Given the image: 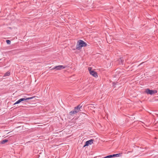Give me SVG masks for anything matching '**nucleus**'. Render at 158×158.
<instances>
[{
    "mask_svg": "<svg viewBox=\"0 0 158 158\" xmlns=\"http://www.w3.org/2000/svg\"><path fill=\"white\" fill-rule=\"evenodd\" d=\"M35 97H32L28 98H21L19 99L18 101L16 102L14 104V105H15L16 104H19L20 102H21L22 101H26L25 102H27L26 101L27 100H29L30 99H31L33 98H34Z\"/></svg>",
    "mask_w": 158,
    "mask_h": 158,
    "instance_id": "f03ea898",
    "label": "nucleus"
},
{
    "mask_svg": "<svg viewBox=\"0 0 158 158\" xmlns=\"http://www.w3.org/2000/svg\"><path fill=\"white\" fill-rule=\"evenodd\" d=\"M113 157V155L107 156L104 157V158H111Z\"/></svg>",
    "mask_w": 158,
    "mask_h": 158,
    "instance_id": "ddd939ff",
    "label": "nucleus"
},
{
    "mask_svg": "<svg viewBox=\"0 0 158 158\" xmlns=\"http://www.w3.org/2000/svg\"><path fill=\"white\" fill-rule=\"evenodd\" d=\"M102 158H104V157Z\"/></svg>",
    "mask_w": 158,
    "mask_h": 158,
    "instance_id": "f3484780",
    "label": "nucleus"
},
{
    "mask_svg": "<svg viewBox=\"0 0 158 158\" xmlns=\"http://www.w3.org/2000/svg\"><path fill=\"white\" fill-rule=\"evenodd\" d=\"M145 92L147 94L153 95L157 93V91L156 90H152L149 89H145Z\"/></svg>",
    "mask_w": 158,
    "mask_h": 158,
    "instance_id": "7ed1b4c3",
    "label": "nucleus"
},
{
    "mask_svg": "<svg viewBox=\"0 0 158 158\" xmlns=\"http://www.w3.org/2000/svg\"><path fill=\"white\" fill-rule=\"evenodd\" d=\"M8 139H5L4 140H3L1 141H0V143H1L2 144H4L8 142Z\"/></svg>",
    "mask_w": 158,
    "mask_h": 158,
    "instance_id": "9d476101",
    "label": "nucleus"
},
{
    "mask_svg": "<svg viewBox=\"0 0 158 158\" xmlns=\"http://www.w3.org/2000/svg\"><path fill=\"white\" fill-rule=\"evenodd\" d=\"M77 113V111H76L75 110L69 112V115L71 116H73V114H75Z\"/></svg>",
    "mask_w": 158,
    "mask_h": 158,
    "instance_id": "1a4fd4ad",
    "label": "nucleus"
},
{
    "mask_svg": "<svg viewBox=\"0 0 158 158\" xmlns=\"http://www.w3.org/2000/svg\"><path fill=\"white\" fill-rule=\"evenodd\" d=\"M122 154V153H119L116 154H113V157H118L121 156Z\"/></svg>",
    "mask_w": 158,
    "mask_h": 158,
    "instance_id": "9b49d317",
    "label": "nucleus"
},
{
    "mask_svg": "<svg viewBox=\"0 0 158 158\" xmlns=\"http://www.w3.org/2000/svg\"><path fill=\"white\" fill-rule=\"evenodd\" d=\"M124 61V58L123 57H121L117 61V62L119 64H123Z\"/></svg>",
    "mask_w": 158,
    "mask_h": 158,
    "instance_id": "0eeeda50",
    "label": "nucleus"
},
{
    "mask_svg": "<svg viewBox=\"0 0 158 158\" xmlns=\"http://www.w3.org/2000/svg\"><path fill=\"white\" fill-rule=\"evenodd\" d=\"M87 45L86 43L81 40H79L76 45V49L79 50L83 47H85Z\"/></svg>",
    "mask_w": 158,
    "mask_h": 158,
    "instance_id": "f257e3e1",
    "label": "nucleus"
},
{
    "mask_svg": "<svg viewBox=\"0 0 158 158\" xmlns=\"http://www.w3.org/2000/svg\"><path fill=\"white\" fill-rule=\"evenodd\" d=\"M66 67V66H64L63 65H58L55 66L52 69H55L56 70H60L62 69H64Z\"/></svg>",
    "mask_w": 158,
    "mask_h": 158,
    "instance_id": "39448f33",
    "label": "nucleus"
},
{
    "mask_svg": "<svg viewBox=\"0 0 158 158\" xmlns=\"http://www.w3.org/2000/svg\"><path fill=\"white\" fill-rule=\"evenodd\" d=\"M89 105L90 106L89 107H91L92 108H95V105H94V104H90ZM95 106H96V105H95Z\"/></svg>",
    "mask_w": 158,
    "mask_h": 158,
    "instance_id": "4468645a",
    "label": "nucleus"
},
{
    "mask_svg": "<svg viewBox=\"0 0 158 158\" xmlns=\"http://www.w3.org/2000/svg\"><path fill=\"white\" fill-rule=\"evenodd\" d=\"M113 86L114 87H115L116 85L114 84V83H113Z\"/></svg>",
    "mask_w": 158,
    "mask_h": 158,
    "instance_id": "dca6fc26",
    "label": "nucleus"
},
{
    "mask_svg": "<svg viewBox=\"0 0 158 158\" xmlns=\"http://www.w3.org/2000/svg\"><path fill=\"white\" fill-rule=\"evenodd\" d=\"M88 70L89 71V73L91 75H92L94 77H98V75L97 73L94 71L93 70H92L91 69V68L89 67L88 68Z\"/></svg>",
    "mask_w": 158,
    "mask_h": 158,
    "instance_id": "20e7f679",
    "label": "nucleus"
},
{
    "mask_svg": "<svg viewBox=\"0 0 158 158\" xmlns=\"http://www.w3.org/2000/svg\"><path fill=\"white\" fill-rule=\"evenodd\" d=\"M82 107V105H81V104H80L77 106L75 107L74 108V110H75L76 111H77L78 113L79 112V111H81V108Z\"/></svg>",
    "mask_w": 158,
    "mask_h": 158,
    "instance_id": "423d86ee",
    "label": "nucleus"
},
{
    "mask_svg": "<svg viewBox=\"0 0 158 158\" xmlns=\"http://www.w3.org/2000/svg\"><path fill=\"white\" fill-rule=\"evenodd\" d=\"M6 42L8 44H10L11 43L10 41L9 40H6Z\"/></svg>",
    "mask_w": 158,
    "mask_h": 158,
    "instance_id": "2eb2a0df",
    "label": "nucleus"
},
{
    "mask_svg": "<svg viewBox=\"0 0 158 158\" xmlns=\"http://www.w3.org/2000/svg\"><path fill=\"white\" fill-rule=\"evenodd\" d=\"M93 143V140L91 139L85 142V145L84 146V147H85V146H88L89 144H91Z\"/></svg>",
    "mask_w": 158,
    "mask_h": 158,
    "instance_id": "6e6552de",
    "label": "nucleus"
},
{
    "mask_svg": "<svg viewBox=\"0 0 158 158\" xmlns=\"http://www.w3.org/2000/svg\"><path fill=\"white\" fill-rule=\"evenodd\" d=\"M10 75V72H7L3 76V77H6V76H8Z\"/></svg>",
    "mask_w": 158,
    "mask_h": 158,
    "instance_id": "f8f14e48",
    "label": "nucleus"
}]
</instances>
